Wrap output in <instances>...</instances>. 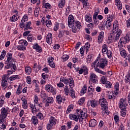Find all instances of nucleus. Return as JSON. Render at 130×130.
Wrapping results in <instances>:
<instances>
[{
  "mask_svg": "<svg viewBox=\"0 0 130 130\" xmlns=\"http://www.w3.org/2000/svg\"><path fill=\"white\" fill-rule=\"evenodd\" d=\"M46 26L48 28L51 27L52 26V22L51 20L47 19L45 22Z\"/></svg>",
  "mask_w": 130,
  "mask_h": 130,
  "instance_id": "052dcab7",
  "label": "nucleus"
},
{
  "mask_svg": "<svg viewBox=\"0 0 130 130\" xmlns=\"http://www.w3.org/2000/svg\"><path fill=\"white\" fill-rule=\"evenodd\" d=\"M126 108L121 109V116L125 117L126 115Z\"/></svg>",
  "mask_w": 130,
  "mask_h": 130,
  "instance_id": "09e8293b",
  "label": "nucleus"
},
{
  "mask_svg": "<svg viewBox=\"0 0 130 130\" xmlns=\"http://www.w3.org/2000/svg\"><path fill=\"white\" fill-rule=\"evenodd\" d=\"M90 81L93 84H97L98 83V77L94 73H90V76H89Z\"/></svg>",
  "mask_w": 130,
  "mask_h": 130,
  "instance_id": "f8f14e48",
  "label": "nucleus"
},
{
  "mask_svg": "<svg viewBox=\"0 0 130 130\" xmlns=\"http://www.w3.org/2000/svg\"><path fill=\"white\" fill-rule=\"evenodd\" d=\"M105 86L107 88H111L112 86V84L109 81H107L106 83H105Z\"/></svg>",
  "mask_w": 130,
  "mask_h": 130,
  "instance_id": "5fc2aeb1",
  "label": "nucleus"
},
{
  "mask_svg": "<svg viewBox=\"0 0 130 130\" xmlns=\"http://www.w3.org/2000/svg\"><path fill=\"white\" fill-rule=\"evenodd\" d=\"M114 91L113 92V94L115 95H117L119 94V83L118 82H116L115 85L114 86Z\"/></svg>",
  "mask_w": 130,
  "mask_h": 130,
  "instance_id": "aec40b11",
  "label": "nucleus"
},
{
  "mask_svg": "<svg viewBox=\"0 0 130 130\" xmlns=\"http://www.w3.org/2000/svg\"><path fill=\"white\" fill-rule=\"evenodd\" d=\"M25 72L27 75H30L32 73V70L30 67L27 66L25 68Z\"/></svg>",
  "mask_w": 130,
  "mask_h": 130,
  "instance_id": "e433bc0d",
  "label": "nucleus"
},
{
  "mask_svg": "<svg viewBox=\"0 0 130 130\" xmlns=\"http://www.w3.org/2000/svg\"><path fill=\"white\" fill-rule=\"evenodd\" d=\"M98 12H94V14H93V17H92V19H93V21L94 22V24L98 25L99 22L98 21V20L97 19V16H98Z\"/></svg>",
  "mask_w": 130,
  "mask_h": 130,
  "instance_id": "72a5a7b5",
  "label": "nucleus"
},
{
  "mask_svg": "<svg viewBox=\"0 0 130 130\" xmlns=\"http://www.w3.org/2000/svg\"><path fill=\"white\" fill-rule=\"evenodd\" d=\"M115 4L118 7V9L121 10L122 9V4L120 0H115Z\"/></svg>",
  "mask_w": 130,
  "mask_h": 130,
  "instance_id": "c756f323",
  "label": "nucleus"
},
{
  "mask_svg": "<svg viewBox=\"0 0 130 130\" xmlns=\"http://www.w3.org/2000/svg\"><path fill=\"white\" fill-rule=\"evenodd\" d=\"M17 49L19 51H25L26 49V46L28 45L27 42L25 40H21L19 41Z\"/></svg>",
  "mask_w": 130,
  "mask_h": 130,
  "instance_id": "20e7f679",
  "label": "nucleus"
},
{
  "mask_svg": "<svg viewBox=\"0 0 130 130\" xmlns=\"http://www.w3.org/2000/svg\"><path fill=\"white\" fill-rule=\"evenodd\" d=\"M6 57L7 58V60L5 61V63L7 68H9L10 65L12 64L14 68L15 67L16 61L15 59L13 58L12 54L10 52H8L7 54Z\"/></svg>",
  "mask_w": 130,
  "mask_h": 130,
  "instance_id": "f257e3e1",
  "label": "nucleus"
},
{
  "mask_svg": "<svg viewBox=\"0 0 130 130\" xmlns=\"http://www.w3.org/2000/svg\"><path fill=\"white\" fill-rule=\"evenodd\" d=\"M6 55V51L5 50H3L2 52V54L0 55V59L3 60L4 59L5 56Z\"/></svg>",
  "mask_w": 130,
  "mask_h": 130,
  "instance_id": "bf43d9fd",
  "label": "nucleus"
},
{
  "mask_svg": "<svg viewBox=\"0 0 130 130\" xmlns=\"http://www.w3.org/2000/svg\"><path fill=\"white\" fill-rule=\"evenodd\" d=\"M29 107L31 108V111H32V113H34V112H37L38 111V110H39V109H37L36 105H33V104H30V106Z\"/></svg>",
  "mask_w": 130,
  "mask_h": 130,
  "instance_id": "f704fd0d",
  "label": "nucleus"
},
{
  "mask_svg": "<svg viewBox=\"0 0 130 130\" xmlns=\"http://www.w3.org/2000/svg\"><path fill=\"white\" fill-rule=\"evenodd\" d=\"M43 8L49 10L51 9L52 6L50 4L47 3L44 4V5L43 6Z\"/></svg>",
  "mask_w": 130,
  "mask_h": 130,
  "instance_id": "603ef678",
  "label": "nucleus"
},
{
  "mask_svg": "<svg viewBox=\"0 0 130 130\" xmlns=\"http://www.w3.org/2000/svg\"><path fill=\"white\" fill-rule=\"evenodd\" d=\"M105 24L106 25V27H107V29L110 30L111 28L112 22L108 21H105Z\"/></svg>",
  "mask_w": 130,
  "mask_h": 130,
  "instance_id": "a18cd8bd",
  "label": "nucleus"
},
{
  "mask_svg": "<svg viewBox=\"0 0 130 130\" xmlns=\"http://www.w3.org/2000/svg\"><path fill=\"white\" fill-rule=\"evenodd\" d=\"M11 68H12L11 70H8L7 71V73L9 74L10 75H12L13 74V73H14V72H15L16 71V70L17 69V66L16 65V64H15V66L14 68L13 65L11 64V65H10V67L8 68V67H7V64H5V70L10 69Z\"/></svg>",
  "mask_w": 130,
  "mask_h": 130,
  "instance_id": "2eb2a0df",
  "label": "nucleus"
},
{
  "mask_svg": "<svg viewBox=\"0 0 130 130\" xmlns=\"http://www.w3.org/2000/svg\"><path fill=\"white\" fill-rule=\"evenodd\" d=\"M98 27H99V28H100V30H104L106 27V24H105V21L101 22V23H100V24H99Z\"/></svg>",
  "mask_w": 130,
  "mask_h": 130,
  "instance_id": "2f4dec72",
  "label": "nucleus"
},
{
  "mask_svg": "<svg viewBox=\"0 0 130 130\" xmlns=\"http://www.w3.org/2000/svg\"><path fill=\"white\" fill-rule=\"evenodd\" d=\"M64 34H65V30H59V35H58L59 38H62L64 36Z\"/></svg>",
  "mask_w": 130,
  "mask_h": 130,
  "instance_id": "69168bd1",
  "label": "nucleus"
},
{
  "mask_svg": "<svg viewBox=\"0 0 130 130\" xmlns=\"http://www.w3.org/2000/svg\"><path fill=\"white\" fill-rule=\"evenodd\" d=\"M101 105V107L104 108V110L108 109V103L107 100L103 98L99 100V105Z\"/></svg>",
  "mask_w": 130,
  "mask_h": 130,
  "instance_id": "0eeeda50",
  "label": "nucleus"
},
{
  "mask_svg": "<svg viewBox=\"0 0 130 130\" xmlns=\"http://www.w3.org/2000/svg\"><path fill=\"white\" fill-rule=\"evenodd\" d=\"M69 117L71 120H73L76 122L78 121V117H77L76 115H74L73 114H70Z\"/></svg>",
  "mask_w": 130,
  "mask_h": 130,
  "instance_id": "c9c22d12",
  "label": "nucleus"
},
{
  "mask_svg": "<svg viewBox=\"0 0 130 130\" xmlns=\"http://www.w3.org/2000/svg\"><path fill=\"white\" fill-rule=\"evenodd\" d=\"M1 114H2V117L6 118V117L8 114V111H7V110H6L5 108H2Z\"/></svg>",
  "mask_w": 130,
  "mask_h": 130,
  "instance_id": "473e14b6",
  "label": "nucleus"
},
{
  "mask_svg": "<svg viewBox=\"0 0 130 130\" xmlns=\"http://www.w3.org/2000/svg\"><path fill=\"white\" fill-rule=\"evenodd\" d=\"M119 51H120V54L123 58H125L127 56L126 51L122 48V47H118Z\"/></svg>",
  "mask_w": 130,
  "mask_h": 130,
  "instance_id": "4be33fe9",
  "label": "nucleus"
},
{
  "mask_svg": "<svg viewBox=\"0 0 130 130\" xmlns=\"http://www.w3.org/2000/svg\"><path fill=\"white\" fill-rule=\"evenodd\" d=\"M108 60L106 59L102 58L100 60V63H99V66L100 68L102 69H104L106 66L108 64Z\"/></svg>",
  "mask_w": 130,
  "mask_h": 130,
  "instance_id": "4468645a",
  "label": "nucleus"
},
{
  "mask_svg": "<svg viewBox=\"0 0 130 130\" xmlns=\"http://www.w3.org/2000/svg\"><path fill=\"white\" fill-rule=\"evenodd\" d=\"M87 92V85L85 84L81 90L80 94L81 95L85 94Z\"/></svg>",
  "mask_w": 130,
  "mask_h": 130,
  "instance_id": "a19ab883",
  "label": "nucleus"
},
{
  "mask_svg": "<svg viewBox=\"0 0 130 130\" xmlns=\"http://www.w3.org/2000/svg\"><path fill=\"white\" fill-rule=\"evenodd\" d=\"M68 22V26L70 28H72L74 26L73 24L75 23V18L72 14H71L69 16Z\"/></svg>",
  "mask_w": 130,
  "mask_h": 130,
  "instance_id": "9b49d317",
  "label": "nucleus"
},
{
  "mask_svg": "<svg viewBox=\"0 0 130 130\" xmlns=\"http://www.w3.org/2000/svg\"><path fill=\"white\" fill-rule=\"evenodd\" d=\"M40 7H36L35 10L34 15L36 17H38L40 15Z\"/></svg>",
  "mask_w": 130,
  "mask_h": 130,
  "instance_id": "49530a36",
  "label": "nucleus"
},
{
  "mask_svg": "<svg viewBox=\"0 0 130 130\" xmlns=\"http://www.w3.org/2000/svg\"><path fill=\"white\" fill-rule=\"evenodd\" d=\"M57 119L55 118V117H53L52 116L50 117L49 119V124H48L47 126V128L48 130H50L52 128V127L54 125H55L56 123Z\"/></svg>",
  "mask_w": 130,
  "mask_h": 130,
  "instance_id": "423d86ee",
  "label": "nucleus"
},
{
  "mask_svg": "<svg viewBox=\"0 0 130 130\" xmlns=\"http://www.w3.org/2000/svg\"><path fill=\"white\" fill-rule=\"evenodd\" d=\"M66 0H61L58 4V7L60 9L62 8L65 6Z\"/></svg>",
  "mask_w": 130,
  "mask_h": 130,
  "instance_id": "8fccbe9b",
  "label": "nucleus"
},
{
  "mask_svg": "<svg viewBox=\"0 0 130 130\" xmlns=\"http://www.w3.org/2000/svg\"><path fill=\"white\" fill-rule=\"evenodd\" d=\"M61 97L62 96L61 94H58L56 96L57 103H58V104H61V103H62Z\"/></svg>",
  "mask_w": 130,
  "mask_h": 130,
  "instance_id": "6e6d98bb",
  "label": "nucleus"
},
{
  "mask_svg": "<svg viewBox=\"0 0 130 130\" xmlns=\"http://www.w3.org/2000/svg\"><path fill=\"white\" fill-rule=\"evenodd\" d=\"M85 22L87 23H91L92 22V17L91 15H85Z\"/></svg>",
  "mask_w": 130,
  "mask_h": 130,
  "instance_id": "ea45409f",
  "label": "nucleus"
},
{
  "mask_svg": "<svg viewBox=\"0 0 130 130\" xmlns=\"http://www.w3.org/2000/svg\"><path fill=\"white\" fill-rule=\"evenodd\" d=\"M19 18L18 15H13L12 17H10L9 20L12 23L15 22L18 20Z\"/></svg>",
  "mask_w": 130,
  "mask_h": 130,
  "instance_id": "cd10ccee",
  "label": "nucleus"
},
{
  "mask_svg": "<svg viewBox=\"0 0 130 130\" xmlns=\"http://www.w3.org/2000/svg\"><path fill=\"white\" fill-rule=\"evenodd\" d=\"M107 82V78L106 76H103L102 78H101V82L102 84H105Z\"/></svg>",
  "mask_w": 130,
  "mask_h": 130,
  "instance_id": "864d4df0",
  "label": "nucleus"
},
{
  "mask_svg": "<svg viewBox=\"0 0 130 130\" xmlns=\"http://www.w3.org/2000/svg\"><path fill=\"white\" fill-rule=\"evenodd\" d=\"M130 41V36L128 34H126V36L122 37L120 38L119 42H118V47H123V44H126Z\"/></svg>",
  "mask_w": 130,
  "mask_h": 130,
  "instance_id": "f03ea898",
  "label": "nucleus"
},
{
  "mask_svg": "<svg viewBox=\"0 0 130 130\" xmlns=\"http://www.w3.org/2000/svg\"><path fill=\"white\" fill-rule=\"evenodd\" d=\"M90 104H87L88 106H91L92 108H98L99 106V102L98 100L95 99L89 100Z\"/></svg>",
  "mask_w": 130,
  "mask_h": 130,
  "instance_id": "9d476101",
  "label": "nucleus"
},
{
  "mask_svg": "<svg viewBox=\"0 0 130 130\" xmlns=\"http://www.w3.org/2000/svg\"><path fill=\"white\" fill-rule=\"evenodd\" d=\"M32 83L34 84V85H35V88L39 87L40 83H39V81L38 80H35V79L33 80Z\"/></svg>",
  "mask_w": 130,
  "mask_h": 130,
  "instance_id": "0e129e2a",
  "label": "nucleus"
},
{
  "mask_svg": "<svg viewBox=\"0 0 130 130\" xmlns=\"http://www.w3.org/2000/svg\"><path fill=\"white\" fill-rule=\"evenodd\" d=\"M28 20V17L27 14H25L20 22V24H19L20 28L23 29L25 26V22H27Z\"/></svg>",
  "mask_w": 130,
  "mask_h": 130,
  "instance_id": "dca6fc26",
  "label": "nucleus"
},
{
  "mask_svg": "<svg viewBox=\"0 0 130 130\" xmlns=\"http://www.w3.org/2000/svg\"><path fill=\"white\" fill-rule=\"evenodd\" d=\"M60 82H63L68 86V83L69 84L70 86H72V84H74V80L73 78L70 76L69 78H67V77H64L63 76H61L60 79Z\"/></svg>",
  "mask_w": 130,
  "mask_h": 130,
  "instance_id": "7ed1b4c3",
  "label": "nucleus"
},
{
  "mask_svg": "<svg viewBox=\"0 0 130 130\" xmlns=\"http://www.w3.org/2000/svg\"><path fill=\"white\" fill-rule=\"evenodd\" d=\"M45 90L48 92H54V88L51 84H47L45 86Z\"/></svg>",
  "mask_w": 130,
  "mask_h": 130,
  "instance_id": "5701e85b",
  "label": "nucleus"
},
{
  "mask_svg": "<svg viewBox=\"0 0 130 130\" xmlns=\"http://www.w3.org/2000/svg\"><path fill=\"white\" fill-rule=\"evenodd\" d=\"M31 121L32 124L35 125H37L39 123L38 119L36 116H33V117H32Z\"/></svg>",
  "mask_w": 130,
  "mask_h": 130,
  "instance_id": "58836bf2",
  "label": "nucleus"
},
{
  "mask_svg": "<svg viewBox=\"0 0 130 130\" xmlns=\"http://www.w3.org/2000/svg\"><path fill=\"white\" fill-rule=\"evenodd\" d=\"M48 75L46 74L45 73L42 74V79L47 80L48 78Z\"/></svg>",
  "mask_w": 130,
  "mask_h": 130,
  "instance_id": "338daca9",
  "label": "nucleus"
},
{
  "mask_svg": "<svg viewBox=\"0 0 130 130\" xmlns=\"http://www.w3.org/2000/svg\"><path fill=\"white\" fill-rule=\"evenodd\" d=\"M20 79V77L18 75H12L9 78V80L11 81H14L17 79Z\"/></svg>",
  "mask_w": 130,
  "mask_h": 130,
  "instance_id": "37998d69",
  "label": "nucleus"
},
{
  "mask_svg": "<svg viewBox=\"0 0 130 130\" xmlns=\"http://www.w3.org/2000/svg\"><path fill=\"white\" fill-rule=\"evenodd\" d=\"M32 48L39 53H41L42 51V48L37 42L32 45Z\"/></svg>",
  "mask_w": 130,
  "mask_h": 130,
  "instance_id": "f3484780",
  "label": "nucleus"
},
{
  "mask_svg": "<svg viewBox=\"0 0 130 130\" xmlns=\"http://www.w3.org/2000/svg\"><path fill=\"white\" fill-rule=\"evenodd\" d=\"M130 82V70L128 71V74L126 75V78H125V83H128Z\"/></svg>",
  "mask_w": 130,
  "mask_h": 130,
  "instance_id": "de8ad7c7",
  "label": "nucleus"
},
{
  "mask_svg": "<svg viewBox=\"0 0 130 130\" xmlns=\"http://www.w3.org/2000/svg\"><path fill=\"white\" fill-rule=\"evenodd\" d=\"M114 15L113 14H108L107 17V21L112 22L113 21Z\"/></svg>",
  "mask_w": 130,
  "mask_h": 130,
  "instance_id": "c03bdc74",
  "label": "nucleus"
},
{
  "mask_svg": "<svg viewBox=\"0 0 130 130\" xmlns=\"http://www.w3.org/2000/svg\"><path fill=\"white\" fill-rule=\"evenodd\" d=\"M105 35L104 32L102 31L100 32V35L98 36V43L102 44L103 42V39L104 38Z\"/></svg>",
  "mask_w": 130,
  "mask_h": 130,
  "instance_id": "6ab92c4d",
  "label": "nucleus"
},
{
  "mask_svg": "<svg viewBox=\"0 0 130 130\" xmlns=\"http://www.w3.org/2000/svg\"><path fill=\"white\" fill-rule=\"evenodd\" d=\"M59 23L58 22H56L54 23V28H53L54 30L55 31H57L59 29Z\"/></svg>",
  "mask_w": 130,
  "mask_h": 130,
  "instance_id": "680f3d73",
  "label": "nucleus"
},
{
  "mask_svg": "<svg viewBox=\"0 0 130 130\" xmlns=\"http://www.w3.org/2000/svg\"><path fill=\"white\" fill-rule=\"evenodd\" d=\"M96 122L97 121H96L95 119H91V120L89 121V123H88V126L91 127H95L97 124Z\"/></svg>",
  "mask_w": 130,
  "mask_h": 130,
  "instance_id": "bb28decb",
  "label": "nucleus"
},
{
  "mask_svg": "<svg viewBox=\"0 0 130 130\" xmlns=\"http://www.w3.org/2000/svg\"><path fill=\"white\" fill-rule=\"evenodd\" d=\"M127 106L128 103L126 101V99L123 98H121L119 103V108L120 109H124V108H126V106Z\"/></svg>",
  "mask_w": 130,
  "mask_h": 130,
  "instance_id": "6e6552de",
  "label": "nucleus"
},
{
  "mask_svg": "<svg viewBox=\"0 0 130 130\" xmlns=\"http://www.w3.org/2000/svg\"><path fill=\"white\" fill-rule=\"evenodd\" d=\"M78 73L80 75H82L84 74V76H86L88 75L89 73V70L88 67L86 66H83L81 68L80 70H79V72Z\"/></svg>",
  "mask_w": 130,
  "mask_h": 130,
  "instance_id": "1a4fd4ad",
  "label": "nucleus"
},
{
  "mask_svg": "<svg viewBox=\"0 0 130 130\" xmlns=\"http://www.w3.org/2000/svg\"><path fill=\"white\" fill-rule=\"evenodd\" d=\"M72 28V32L73 33H77V29H80L82 28V23L78 20H76L73 24Z\"/></svg>",
  "mask_w": 130,
  "mask_h": 130,
  "instance_id": "39448f33",
  "label": "nucleus"
},
{
  "mask_svg": "<svg viewBox=\"0 0 130 130\" xmlns=\"http://www.w3.org/2000/svg\"><path fill=\"white\" fill-rule=\"evenodd\" d=\"M46 42L51 45L53 41V35L51 33H48L46 36Z\"/></svg>",
  "mask_w": 130,
  "mask_h": 130,
  "instance_id": "412c9836",
  "label": "nucleus"
},
{
  "mask_svg": "<svg viewBox=\"0 0 130 130\" xmlns=\"http://www.w3.org/2000/svg\"><path fill=\"white\" fill-rule=\"evenodd\" d=\"M37 116L41 120H42L44 118L43 115L42 113H38Z\"/></svg>",
  "mask_w": 130,
  "mask_h": 130,
  "instance_id": "774afa93",
  "label": "nucleus"
},
{
  "mask_svg": "<svg viewBox=\"0 0 130 130\" xmlns=\"http://www.w3.org/2000/svg\"><path fill=\"white\" fill-rule=\"evenodd\" d=\"M99 65H96V67H94V71H95V72L101 74L103 75H105L106 74V73L101 70H100L99 68H98Z\"/></svg>",
  "mask_w": 130,
  "mask_h": 130,
  "instance_id": "7c9ffc66",
  "label": "nucleus"
},
{
  "mask_svg": "<svg viewBox=\"0 0 130 130\" xmlns=\"http://www.w3.org/2000/svg\"><path fill=\"white\" fill-rule=\"evenodd\" d=\"M109 50L108 46L106 44L103 45V46H102V53L106 54V53Z\"/></svg>",
  "mask_w": 130,
  "mask_h": 130,
  "instance_id": "c85d7f7f",
  "label": "nucleus"
},
{
  "mask_svg": "<svg viewBox=\"0 0 130 130\" xmlns=\"http://www.w3.org/2000/svg\"><path fill=\"white\" fill-rule=\"evenodd\" d=\"M31 22L28 21L27 22L26 24H24V27L23 28L24 31L28 30V29L31 30L32 29V27H31Z\"/></svg>",
  "mask_w": 130,
  "mask_h": 130,
  "instance_id": "a878e982",
  "label": "nucleus"
},
{
  "mask_svg": "<svg viewBox=\"0 0 130 130\" xmlns=\"http://www.w3.org/2000/svg\"><path fill=\"white\" fill-rule=\"evenodd\" d=\"M106 54H107V56H108V58L111 59L112 58V52L110 50H109L107 51V52H106Z\"/></svg>",
  "mask_w": 130,
  "mask_h": 130,
  "instance_id": "4d7b16f0",
  "label": "nucleus"
},
{
  "mask_svg": "<svg viewBox=\"0 0 130 130\" xmlns=\"http://www.w3.org/2000/svg\"><path fill=\"white\" fill-rule=\"evenodd\" d=\"M85 101V99L84 97L81 98L78 101V105H79L80 106L82 105L84 103Z\"/></svg>",
  "mask_w": 130,
  "mask_h": 130,
  "instance_id": "e2e57ef3",
  "label": "nucleus"
},
{
  "mask_svg": "<svg viewBox=\"0 0 130 130\" xmlns=\"http://www.w3.org/2000/svg\"><path fill=\"white\" fill-rule=\"evenodd\" d=\"M54 102L53 98L52 96L48 97L47 99L44 98L43 102L45 103L46 107L49 106V104H52Z\"/></svg>",
  "mask_w": 130,
  "mask_h": 130,
  "instance_id": "ddd939ff",
  "label": "nucleus"
},
{
  "mask_svg": "<svg viewBox=\"0 0 130 130\" xmlns=\"http://www.w3.org/2000/svg\"><path fill=\"white\" fill-rule=\"evenodd\" d=\"M83 3V7L85 10L89 9V1L88 0H79Z\"/></svg>",
  "mask_w": 130,
  "mask_h": 130,
  "instance_id": "b1692460",
  "label": "nucleus"
},
{
  "mask_svg": "<svg viewBox=\"0 0 130 130\" xmlns=\"http://www.w3.org/2000/svg\"><path fill=\"white\" fill-rule=\"evenodd\" d=\"M22 93V86L19 85L16 90V94L19 95Z\"/></svg>",
  "mask_w": 130,
  "mask_h": 130,
  "instance_id": "13d9d810",
  "label": "nucleus"
},
{
  "mask_svg": "<svg viewBox=\"0 0 130 130\" xmlns=\"http://www.w3.org/2000/svg\"><path fill=\"white\" fill-rule=\"evenodd\" d=\"M113 26L114 27H113V34H114L115 31L119 30L118 21L117 20H115V22H114Z\"/></svg>",
  "mask_w": 130,
  "mask_h": 130,
  "instance_id": "393cba45",
  "label": "nucleus"
},
{
  "mask_svg": "<svg viewBox=\"0 0 130 130\" xmlns=\"http://www.w3.org/2000/svg\"><path fill=\"white\" fill-rule=\"evenodd\" d=\"M76 112L77 114L78 117H86L87 116L86 113H84L83 111H82V110H81V109H77L76 110Z\"/></svg>",
  "mask_w": 130,
  "mask_h": 130,
  "instance_id": "a211bd4d",
  "label": "nucleus"
},
{
  "mask_svg": "<svg viewBox=\"0 0 130 130\" xmlns=\"http://www.w3.org/2000/svg\"><path fill=\"white\" fill-rule=\"evenodd\" d=\"M114 120H115V123L116 124H118L120 120L119 116L118 115H115L114 116Z\"/></svg>",
  "mask_w": 130,
  "mask_h": 130,
  "instance_id": "3c124183",
  "label": "nucleus"
},
{
  "mask_svg": "<svg viewBox=\"0 0 130 130\" xmlns=\"http://www.w3.org/2000/svg\"><path fill=\"white\" fill-rule=\"evenodd\" d=\"M120 36H119L116 34H114V36H111V38L113 39V40L115 42H117L118 41L119 39H120Z\"/></svg>",
  "mask_w": 130,
  "mask_h": 130,
  "instance_id": "4c0bfd02",
  "label": "nucleus"
},
{
  "mask_svg": "<svg viewBox=\"0 0 130 130\" xmlns=\"http://www.w3.org/2000/svg\"><path fill=\"white\" fill-rule=\"evenodd\" d=\"M73 109H74V105H70V106H69V107H68V109L67 110L66 114H69L72 111H73Z\"/></svg>",
  "mask_w": 130,
  "mask_h": 130,
  "instance_id": "79ce46f5",
  "label": "nucleus"
}]
</instances>
